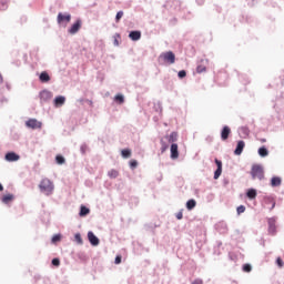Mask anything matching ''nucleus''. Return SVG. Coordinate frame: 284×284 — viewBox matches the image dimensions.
Listing matches in <instances>:
<instances>
[{
  "label": "nucleus",
  "mask_w": 284,
  "mask_h": 284,
  "mask_svg": "<svg viewBox=\"0 0 284 284\" xmlns=\"http://www.w3.org/2000/svg\"><path fill=\"white\" fill-rule=\"evenodd\" d=\"M40 192H43L47 196H50L54 192V184L50 179H43L39 184Z\"/></svg>",
  "instance_id": "obj_1"
},
{
  "label": "nucleus",
  "mask_w": 284,
  "mask_h": 284,
  "mask_svg": "<svg viewBox=\"0 0 284 284\" xmlns=\"http://www.w3.org/2000/svg\"><path fill=\"white\" fill-rule=\"evenodd\" d=\"M252 179H258V181H263L265 179V170L261 164H254L251 169Z\"/></svg>",
  "instance_id": "obj_2"
},
{
  "label": "nucleus",
  "mask_w": 284,
  "mask_h": 284,
  "mask_svg": "<svg viewBox=\"0 0 284 284\" xmlns=\"http://www.w3.org/2000/svg\"><path fill=\"white\" fill-rule=\"evenodd\" d=\"M161 61L169 63V65H173V63H176V55L172 51H166L160 54L159 62L161 63Z\"/></svg>",
  "instance_id": "obj_3"
},
{
  "label": "nucleus",
  "mask_w": 284,
  "mask_h": 284,
  "mask_svg": "<svg viewBox=\"0 0 284 284\" xmlns=\"http://www.w3.org/2000/svg\"><path fill=\"white\" fill-rule=\"evenodd\" d=\"M214 163L216 165V170L214 171L213 179L216 181L221 178V174H223V162L215 158Z\"/></svg>",
  "instance_id": "obj_4"
},
{
  "label": "nucleus",
  "mask_w": 284,
  "mask_h": 284,
  "mask_svg": "<svg viewBox=\"0 0 284 284\" xmlns=\"http://www.w3.org/2000/svg\"><path fill=\"white\" fill-rule=\"evenodd\" d=\"M54 97V94L51 91H48L47 89L42 90L39 93L40 102L41 103H48Z\"/></svg>",
  "instance_id": "obj_5"
},
{
  "label": "nucleus",
  "mask_w": 284,
  "mask_h": 284,
  "mask_svg": "<svg viewBox=\"0 0 284 284\" xmlns=\"http://www.w3.org/2000/svg\"><path fill=\"white\" fill-rule=\"evenodd\" d=\"M83 26V21L81 19H78L71 28L68 29L69 34H77L79 30H81V27Z\"/></svg>",
  "instance_id": "obj_6"
},
{
  "label": "nucleus",
  "mask_w": 284,
  "mask_h": 284,
  "mask_svg": "<svg viewBox=\"0 0 284 284\" xmlns=\"http://www.w3.org/2000/svg\"><path fill=\"white\" fill-rule=\"evenodd\" d=\"M6 161L9 163H14L21 159L20 154H17L14 151L7 152L4 155Z\"/></svg>",
  "instance_id": "obj_7"
},
{
  "label": "nucleus",
  "mask_w": 284,
  "mask_h": 284,
  "mask_svg": "<svg viewBox=\"0 0 284 284\" xmlns=\"http://www.w3.org/2000/svg\"><path fill=\"white\" fill-rule=\"evenodd\" d=\"M27 128H31V130L41 129L42 123L37 119H30L26 122Z\"/></svg>",
  "instance_id": "obj_8"
},
{
  "label": "nucleus",
  "mask_w": 284,
  "mask_h": 284,
  "mask_svg": "<svg viewBox=\"0 0 284 284\" xmlns=\"http://www.w3.org/2000/svg\"><path fill=\"white\" fill-rule=\"evenodd\" d=\"M88 240H89V243L93 245V247H97L99 243H101V241L94 235V232L92 231L88 232Z\"/></svg>",
  "instance_id": "obj_9"
},
{
  "label": "nucleus",
  "mask_w": 284,
  "mask_h": 284,
  "mask_svg": "<svg viewBox=\"0 0 284 284\" xmlns=\"http://www.w3.org/2000/svg\"><path fill=\"white\" fill-rule=\"evenodd\" d=\"M243 150H245V141L240 140L234 150L235 156H241V154H243Z\"/></svg>",
  "instance_id": "obj_10"
},
{
  "label": "nucleus",
  "mask_w": 284,
  "mask_h": 284,
  "mask_svg": "<svg viewBox=\"0 0 284 284\" xmlns=\"http://www.w3.org/2000/svg\"><path fill=\"white\" fill-rule=\"evenodd\" d=\"M54 108H63L65 105V97L64 95H58L53 100Z\"/></svg>",
  "instance_id": "obj_11"
},
{
  "label": "nucleus",
  "mask_w": 284,
  "mask_h": 284,
  "mask_svg": "<svg viewBox=\"0 0 284 284\" xmlns=\"http://www.w3.org/2000/svg\"><path fill=\"white\" fill-rule=\"evenodd\" d=\"M230 134H232V129H230L227 125L223 126L221 131L222 141H227V139H230Z\"/></svg>",
  "instance_id": "obj_12"
},
{
  "label": "nucleus",
  "mask_w": 284,
  "mask_h": 284,
  "mask_svg": "<svg viewBox=\"0 0 284 284\" xmlns=\"http://www.w3.org/2000/svg\"><path fill=\"white\" fill-rule=\"evenodd\" d=\"M71 20H72V16L70 13L63 14L60 12L58 14V23H63V21H65L67 23H70Z\"/></svg>",
  "instance_id": "obj_13"
},
{
  "label": "nucleus",
  "mask_w": 284,
  "mask_h": 284,
  "mask_svg": "<svg viewBox=\"0 0 284 284\" xmlns=\"http://www.w3.org/2000/svg\"><path fill=\"white\" fill-rule=\"evenodd\" d=\"M171 159H179V144L172 143L171 144Z\"/></svg>",
  "instance_id": "obj_14"
},
{
  "label": "nucleus",
  "mask_w": 284,
  "mask_h": 284,
  "mask_svg": "<svg viewBox=\"0 0 284 284\" xmlns=\"http://www.w3.org/2000/svg\"><path fill=\"white\" fill-rule=\"evenodd\" d=\"M129 39H131V41H139V40H141V31H139V30L130 31Z\"/></svg>",
  "instance_id": "obj_15"
},
{
  "label": "nucleus",
  "mask_w": 284,
  "mask_h": 284,
  "mask_svg": "<svg viewBox=\"0 0 284 284\" xmlns=\"http://www.w3.org/2000/svg\"><path fill=\"white\" fill-rule=\"evenodd\" d=\"M267 223L270 234H276V221L273 217H271L268 219Z\"/></svg>",
  "instance_id": "obj_16"
},
{
  "label": "nucleus",
  "mask_w": 284,
  "mask_h": 284,
  "mask_svg": "<svg viewBox=\"0 0 284 284\" xmlns=\"http://www.w3.org/2000/svg\"><path fill=\"white\" fill-rule=\"evenodd\" d=\"M165 139L169 143H176L179 141V133L173 131L170 135H166Z\"/></svg>",
  "instance_id": "obj_17"
},
{
  "label": "nucleus",
  "mask_w": 284,
  "mask_h": 284,
  "mask_svg": "<svg viewBox=\"0 0 284 284\" xmlns=\"http://www.w3.org/2000/svg\"><path fill=\"white\" fill-rule=\"evenodd\" d=\"M264 202L266 205H271L270 211L274 210L276 207V201H274V197L272 196H265Z\"/></svg>",
  "instance_id": "obj_18"
},
{
  "label": "nucleus",
  "mask_w": 284,
  "mask_h": 284,
  "mask_svg": "<svg viewBox=\"0 0 284 284\" xmlns=\"http://www.w3.org/2000/svg\"><path fill=\"white\" fill-rule=\"evenodd\" d=\"M39 81L41 83H49L50 81V73H48V71H42L39 75Z\"/></svg>",
  "instance_id": "obj_19"
},
{
  "label": "nucleus",
  "mask_w": 284,
  "mask_h": 284,
  "mask_svg": "<svg viewBox=\"0 0 284 284\" xmlns=\"http://www.w3.org/2000/svg\"><path fill=\"white\" fill-rule=\"evenodd\" d=\"M256 196H258V192L256 191V189H248L246 191V197L250 199V201H254Z\"/></svg>",
  "instance_id": "obj_20"
},
{
  "label": "nucleus",
  "mask_w": 284,
  "mask_h": 284,
  "mask_svg": "<svg viewBox=\"0 0 284 284\" xmlns=\"http://www.w3.org/2000/svg\"><path fill=\"white\" fill-rule=\"evenodd\" d=\"M239 134L241 139H246V136H250V129L247 126H241L239 129Z\"/></svg>",
  "instance_id": "obj_21"
},
{
  "label": "nucleus",
  "mask_w": 284,
  "mask_h": 284,
  "mask_svg": "<svg viewBox=\"0 0 284 284\" xmlns=\"http://www.w3.org/2000/svg\"><path fill=\"white\" fill-rule=\"evenodd\" d=\"M257 154L258 156H261L262 159H265V156H270V150H267V146H261L257 150Z\"/></svg>",
  "instance_id": "obj_22"
},
{
  "label": "nucleus",
  "mask_w": 284,
  "mask_h": 284,
  "mask_svg": "<svg viewBox=\"0 0 284 284\" xmlns=\"http://www.w3.org/2000/svg\"><path fill=\"white\" fill-rule=\"evenodd\" d=\"M282 183H283V180L280 176H273L271 179V187H280Z\"/></svg>",
  "instance_id": "obj_23"
},
{
  "label": "nucleus",
  "mask_w": 284,
  "mask_h": 284,
  "mask_svg": "<svg viewBox=\"0 0 284 284\" xmlns=\"http://www.w3.org/2000/svg\"><path fill=\"white\" fill-rule=\"evenodd\" d=\"M88 214H90V207L85 206V205H81L80 206V212H79V216L81 217H85L88 216Z\"/></svg>",
  "instance_id": "obj_24"
},
{
  "label": "nucleus",
  "mask_w": 284,
  "mask_h": 284,
  "mask_svg": "<svg viewBox=\"0 0 284 284\" xmlns=\"http://www.w3.org/2000/svg\"><path fill=\"white\" fill-rule=\"evenodd\" d=\"M114 101H115V103H119V105H123V103H125V95L118 93L114 97Z\"/></svg>",
  "instance_id": "obj_25"
},
{
  "label": "nucleus",
  "mask_w": 284,
  "mask_h": 284,
  "mask_svg": "<svg viewBox=\"0 0 284 284\" xmlns=\"http://www.w3.org/2000/svg\"><path fill=\"white\" fill-rule=\"evenodd\" d=\"M196 207V200L191 199L186 202V210L192 211Z\"/></svg>",
  "instance_id": "obj_26"
},
{
  "label": "nucleus",
  "mask_w": 284,
  "mask_h": 284,
  "mask_svg": "<svg viewBox=\"0 0 284 284\" xmlns=\"http://www.w3.org/2000/svg\"><path fill=\"white\" fill-rule=\"evenodd\" d=\"M121 156H122V159H130V156H132V150L123 149L121 151Z\"/></svg>",
  "instance_id": "obj_27"
},
{
  "label": "nucleus",
  "mask_w": 284,
  "mask_h": 284,
  "mask_svg": "<svg viewBox=\"0 0 284 284\" xmlns=\"http://www.w3.org/2000/svg\"><path fill=\"white\" fill-rule=\"evenodd\" d=\"M160 144H161V153H165L168 148H170V144H168V142L163 141V139H161L160 141Z\"/></svg>",
  "instance_id": "obj_28"
},
{
  "label": "nucleus",
  "mask_w": 284,
  "mask_h": 284,
  "mask_svg": "<svg viewBox=\"0 0 284 284\" xmlns=\"http://www.w3.org/2000/svg\"><path fill=\"white\" fill-rule=\"evenodd\" d=\"M55 163H58V165H63V163H65V158L61 154H58L55 156Z\"/></svg>",
  "instance_id": "obj_29"
},
{
  "label": "nucleus",
  "mask_w": 284,
  "mask_h": 284,
  "mask_svg": "<svg viewBox=\"0 0 284 284\" xmlns=\"http://www.w3.org/2000/svg\"><path fill=\"white\" fill-rule=\"evenodd\" d=\"M109 179H116L119 176V171L112 169L108 172Z\"/></svg>",
  "instance_id": "obj_30"
},
{
  "label": "nucleus",
  "mask_w": 284,
  "mask_h": 284,
  "mask_svg": "<svg viewBox=\"0 0 284 284\" xmlns=\"http://www.w3.org/2000/svg\"><path fill=\"white\" fill-rule=\"evenodd\" d=\"M13 199H14V195H12V194L3 195V197H2V203H4L6 205H8L9 201H12Z\"/></svg>",
  "instance_id": "obj_31"
},
{
  "label": "nucleus",
  "mask_w": 284,
  "mask_h": 284,
  "mask_svg": "<svg viewBox=\"0 0 284 284\" xmlns=\"http://www.w3.org/2000/svg\"><path fill=\"white\" fill-rule=\"evenodd\" d=\"M74 239L78 245H83V239L81 237V233H77L74 235Z\"/></svg>",
  "instance_id": "obj_32"
},
{
  "label": "nucleus",
  "mask_w": 284,
  "mask_h": 284,
  "mask_svg": "<svg viewBox=\"0 0 284 284\" xmlns=\"http://www.w3.org/2000/svg\"><path fill=\"white\" fill-rule=\"evenodd\" d=\"M9 0H0V10H8Z\"/></svg>",
  "instance_id": "obj_33"
},
{
  "label": "nucleus",
  "mask_w": 284,
  "mask_h": 284,
  "mask_svg": "<svg viewBox=\"0 0 284 284\" xmlns=\"http://www.w3.org/2000/svg\"><path fill=\"white\" fill-rule=\"evenodd\" d=\"M129 165H130L131 170H136V168H139V161L131 160Z\"/></svg>",
  "instance_id": "obj_34"
},
{
  "label": "nucleus",
  "mask_w": 284,
  "mask_h": 284,
  "mask_svg": "<svg viewBox=\"0 0 284 284\" xmlns=\"http://www.w3.org/2000/svg\"><path fill=\"white\" fill-rule=\"evenodd\" d=\"M205 70H207V68H205L204 65L200 64L196 67L197 74H203V72H205Z\"/></svg>",
  "instance_id": "obj_35"
},
{
  "label": "nucleus",
  "mask_w": 284,
  "mask_h": 284,
  "mask_svg": "<svg viewBox=\"0 0 284 284\" xmlns=\"http://www.w3.org/2000/svg\"><path fill=\"white\" fill-rule=\"evenodd\" d=\"M51 264H52L54 267H59V265H61V260H59V257H54V258L51 261Z\"/></svg>",
  "instance_id": "obj_36"
},
{
  "label": "nucleus",
  "mask_w": 284,
  "mask_h": 284,
  "mask_svg": "<svg viewBox=\"0 0 284 284\" xmlns=\"http://www.w3.org/2000/svg\"><path fill=\"white\" fill-rule=\"evenodd\" d=\"M243 272L250 273L252 272V264H244L242 266Z\"/></svg>",
  "instance_id": "obj_37"
},
{
  "label": "nucleus",
  "mask_w": 284,
  "mask_h": 284,
  "mask_svg": "<svg viewBox=\"0 0 284 284\" xmlns=\"http://www.w3.org/2000/svg\"><path fill=\"white\" fill-rule=\"evenodd\" d=\"M178 77H179V79H185V77H187V71H185V70L179 71Z\"/></svg>",
  "instance_id": "obj_38"
},
{
  "label": "nucleus",
  "mask_w": 284,
  "mask_h": 284,
  "mask_svg": "<svg viewBox=\"0 0 284 284\" xmlns=\"http://www.w3.org/2000/svg\"><path fill=\"white\" fill-rule=\"evenodd\" d=\"M61 241V234H55L51 239V243H59Z\"/></svg>",
  "instance_id": "obj_39"
},
{
  "label": "nucleus",
  "mask_w": 284,
  "mask_h": 284,
  "mask_svg": "<svg viewBox=\"0 0 284 284\" xmlns=\"http://www.w3.org/2000/svg\"><path fill=\"white\" fill-rule=\"evenodd\" d=\"M121 19H123V11H118V13L115 16V23H119V21H121Z\"/></svg>",
  "instance_id": "obj_40"
},
{
  "label": "nucleus",
  "mask_w": 284,
  "mask_h": 284,
  "mask_svg": "<svg viewBox=\"0 0 284 284\" xmlns=\"http://www.w3.org/2000/svg\"><path fill=\"white\" fill-rule=\"evenodd\" d=\"M81 154L85 155V152H88V144L83 143L80 146Z\"/></svg>",
  "instance_id": "obj_41"
},
{
  "label": "nucleus",
  "mask_w": 284,
  "mask_h": 284,
  "mask_svg": "<svg viewBox=\"0 0 284 284\" xmlns=\"http://www.w3.org/2000/svg\"><path fill=\"white\" fill-rule=\"evenodd\" d=\"M244 212H245V205L237 206V209H236L237 214H243Z\"/></svg>",
  "instance_id": "obj_42"
},
{
  "label": "nucleus",
  "mask_w": 284,
  "mask_h": 284,
  "mask_svg": "<svg viewBox=\"0 0 284 284\" xmlns=\"http://www.w3.org/2000/svg\"><path fill=\"white\" fill-rule=\"evenodd\" d=\"M121 261H123V257L121 255H116L114 260L115 265H121Z\"/></svg>",
  "instance_id": "obj_43"
},
{
  "label": "nucleus",
  "mask_w": 284,
  "mask_h": 284,
  "mask_svg": "<svg viewBox=\"0 0 284 284\" xmlns=\"http://www.w3.org/2000/svg\"><path fill=\"white\" fill-rule=\"evenodd\" d=\"M155 111L163 112V105L161 104V102H158V104H155Z\"/></svg>",
  "instance_id": "obj_44"
},
{
  "label": "nucleus",
  "mask_w": 284,
  "mask_h": 284,
  "mask_svg": "<svg viewBox=\"0 0 284 284\" xmlns=\"http://www.w3.org/2000/svg\"><path fill=\"white\" fill-rule=\"evenodd\" d=\"M276 265H277L278 267H283V266H284L283 258L277 257V258H276Z\"/></svg>",
  "instance_id": "obj_45"
},
{
  "label": "nucleus",
  "mask_w": 284,
  "mask_h": 284,
  "mask_svg": "<svg viewBox=\"0 0 284 284\" xmlns=\"http://www.w3.org/2000/svg\"><path fill=\"white\" fill-rule=\"evenodd\" d=\"M192 284H203V280L196 278L192 282Z\"/></svg>",
  "instance_id": "obj_46"
},
{
  "label": "nucleus",
  "mask_w": 284,
  "mask_h": 284,
  "mask_svg": "<svg viewBox=\"0 0 284 284\" xmlns=\"http://www.w3.org/2000/svg\"><path fill=\"white\" fill-rule=\"evenodd\" d=\"M176 219H178V221H181V219H183V212H179L176 214Z\"/></svg>",
  "instance_id": "obj_47"
},
{
  "label": "nucleus",
  "mask_w": 284,
  "mask_h": 284,
  "mask_svg": "<svg viewBox=\"0 0 284 284\" xmlns=\"http://www.w3.org/2000/svg\"><path fill=\"white\" fill-rule=\"evenodd\" d=\"M3 83V75L0 73V84Z\"/></svg>",
  "instance_id": "obj_48"
},
{
  "label": "nucleus",
  "mask_w": 284,
  "mask_h": 284,
  "mask_svg": "<svg viewBox=\"0 0 284 284\" xmlns=\"http://www.w3.org/2000/svg\"><path fill=\"white\" fill-rule=\"evenodd\" d=\"M113 43L114 45H119V40L115 39Z\"/></svg>",
  "instance_id": "obj_49"
},
{
  "label": "nucleus",
  "mask_w": 284,
  "mask_h": 284,
  "mask_svg": "<svg viewBox=\"0 0 284 284\" xmlns=\"http://www.w3.org/2000/svg\"><path fill=\"white\" fill-rule=\"evenodd\" d=\"M0 192H3V184L0 183Z\"/></svg>",
  "instance_id": "obj_50"
},
{
  "label": "nucleus",
  "mask_w": 284,
  "mask_h": 284,
  "mask_svg": "<svg viewBox=\"0 0 284 284\" xmlns=\"http://www.w3.org/2000/svg\"><path fill=\"white\" fill-rule=\"evenodd\" d=\"M89 102V105H92V101L91 100H87Z\"/></svg>",
  "instance_id": "obj_51"
},
{
  "label": "nucleus",
  "mask_w": 284,
  "mask_h": 284,
  "mask_svg": "<svg viewBox=\"0 0 284 284\" xmlns=\"http://www.w3.org/2000/svg\"><path fill=\"white\" fill-rule=\"evenodd\" d=\"M222 225H223V227H224V229H226V227H227V225H226V224H223V223H222Z\"/></svg>",
  "instance_id": "obj_52"
},
{
  "label": "nucleus",
  "mask_w": 284,
  "mask_h": 284,
  "mask_svg": "<svg viewBox=\"0 0 284 284\" xmlns=\"http://www.w3.org/2000/svg\"><path fill=\"white\" fill-rule=\"evenodd\" d=\"M265 141H266L265 139H262V143H265Z\"/></svg>",
  "instance_id": "obj_53"
}]
</instances>
